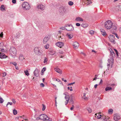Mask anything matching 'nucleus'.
<instances>
[{
	"label": "nucleus",
	"mask_w": 121,
	"mask_h": 121,
	"mask_svg": "<svg viewBox=\"0 0 121 121\" xmlns=\"http://www.w3.org/2000/svg\"><path fill=\"white\" fill-rule=\"evenodd\" d=\"M4 101V100L2 98L0 97V103H2Z\"/></svg>",
	"instance_id": "72a5a7b5"
},
{
	"label": "nucleus",
	"mask_w": 121,
	"mask_h": 121,
	"mask_svg": "<svg viewBox=\"0 0 121 121\" xmlns=\"http://www.w3.org/2000/svg\"><path fill=\"white\" fill-rule=\"evenodd\" d=\"M6 56L5 54L1 52L0 53V58H5L6 57Z\"/></svg>",
	"instance_id": "f3484780"
},
{
	"label": "nucleus",
	"mask_w": 121,
	"mask_h": 121,
	"mask_svg": "<svg viewBox=\"0 0 121 121\" xmlns=\"http://www.w3.org/2000/svg\"><path fill=\"white\" fill-rule=\"evenodd\" d=\"M103 117V120H104L105 121H107V119L106 120V118L105 116L104 117Z\"/></svg>",
	"instance_id": "13d9d810"
},
{
	"label": "nucleus",
	"mask_w": 121,
	"mask_h": 121,
	"mask_svg": "<svg viewBox=\"0 0 121 121\" xmlns=\"http://www.w3.org/2000/svg\"><path fill=\"white\" fill-rule=\"evenodd\" d=\"M87 109L89 112L90 113L91 112H92V110L91 108H89L88 107L87 108Z\"/></svg>",
	"instance_id": "2f4dec72"
},
{
	"label": "nucleus",
	"mask_w": 121,
	"mask_h": 121,
	"mask_svg": "<svg viewBox=\"0 0 121 121\" xmlns=\"http://www.w3.org/2000/svg\"><path fill=\"white\" fill-rule=\"evenodd\" d=\"M76 26H80V23H77L76 24Z\"/></svg>",
	"instance_id": "864d4df0"
},
{
	"label": "nucleus",
	"mask_w": 121,
	"mask_h": 121,
	"mask_svg": "<svg viewBox=\"0 0 121 121\" xmlns=\"http://www.w3.org/2000/svg\"><path fill=\"white\" fill-rule=\"evenodd\" d=\"M55 53V51H54L51 50L49 52V54L51 55H54Z\"/></svg>",
	"instance_id": "393cba45"
},
{
	"label": "nucleus",
	"mask_w": 121,
	"mask_h": 121,
	"mask_svg": "<svg viewBox=\"0 0 121 121\" xmlns=\"http://www.w3.org/2000/svg\"><path fill=\"white\" fill-rule=\"evenodd\" d=\"M39 71L38 69H36L34 72L35 75L36 77L38 76L39 75Z\"/></svg>",
	"instance_id": "ddd939ff"
},
{
	"label": "nucleus",
	"mask_w": 121,
	"mask_h": 121,
	"mask_svg": "<svg viewBox=\"0 0 121 121\" xmlns=\"http://www.w3.org/2000/svg\"><path fill=\"white\" fill-rule=\"evenodd\" d=\"M115 9L117 11H121V5L117 6H116Z\"/></svg>",
	"instance_id": "6ab92c4d"
},
{
	"label": "nucleus",
	"mask_w": 121,
	"mask_h": 121,
	"mask_svg": "<svg viewBox=\"0 0 121 121\" xmlns=\"http://www.w3.org/2000/svg\"><path fill=\"white\" fill-rule=\"evenodd\" d=\"M12 101L14 104H15L16 102L15 99H12Z\"/></svg>",
	"instance_id": "37998d69"
},
{
	"label": "nucleus",
	"mask_w": 121,
	"mask_h": 121,
	"mask_svg": "<svg viewBox=\"0 0 121 121\" xmlns=\"http://www.w3.org/2000/svg\"><path fill=\"white\" fill-rule=\"evenodd\" d=\"M1 52H6L5 50H4V49H1Z\"/></svg>",
	"instance_id": "603ef678"
},
{
	"label": "nucleus",
	"mask_w": 121,
	"mask_h": 121,
	"mask_svg": "<svg viewBox=\"0 0 121 121\" xmlns=\"http://www.w3.org/2000/svg\"><path fill=\"white\" fill-rule=\"evenodd\" d=\"M39 119L44 121H52L51 119L49 118L46 115L44 114H42L39 115L38 117H37L36 118V120H38Z\"/></svg>",
	"instance_id": "f03ea898"
},
{
	"label": "nucleus",
	"mask_w": 121,
	"mask_h": 121,
	"mask_svg": "<svg viewBox=\"0 0 121 121\" xmlns=\"http://www.w3.org/2000/svg\"><path fill=\"white\" fill-rule=\"evenodd\" d=\"M59 53L61 54H63V52L61 51H59Z\"/></svg>",
	"instance_id": "052dcab7"
},
{
	"label": "nucleus",
	"mask_w": 121,
	"mask_h": 121,
	"mask_svg": "<svg viewBox=\"0 0 121 121\" xmlns=\"http://www.w3.org/2000/svg\"><path fill=\"white\" fill-rule=\"evenodd\" d=\"M113 34H114V35H115L116 37L118 38V39L119 38V37L118 36L117 34L116 33H113Z\"/></svg>",
	"instance_id": "09e8293b"
},
{
	"label": "nucleus",
	"mask_w": 121,
	"mask_h": 121,
	"mask_svg": "<svg viewBox=\"0 0 121 121\" xmlns=\"http://www.w3.org/2000/svg\"><path fill=\"white\" fill-rule=\"evenodd\" d=\"M100 31L102 32V34L103 36H105L106 35V33L105 32V30H104L103 29H100Z\"/></svg>",
	"instance_id": "412c9836"
},
{
	"label": "nucleus",
	"mask_w": 121,
	"mask_h": 121,
	"mask_svg": "<svg viewBox=\"0 0 121 121\" xmlns=\"http://www.w3.org/2000/svg\"><path fill=\"white\" fill-rule=\"evenodd\" d=\"M75 83V82H73V83H69V84H68V86H69V85H73V84H74Z\"/></svg>",
	"instance_id": "5fc2aeb1"
},
{
	"label": "nucleus",
	"mask_w": 121,
	"mask_h": 121,
	"mask_svg": "<svg viewBox=\"0 0 121 121\" xmlns=\"http://www.w3.org/2000/svg\"><path fill=\"white\" fill-rule=\"evenodd\" d=\"M109 38L110 41L112 43L114 44L115 43V38L114 35H111L109 36Z\"/></svg>",
	"instance_id": "6e6552de"
},
{
	"label": "nucleus",
	"mask_w": 121,
	"mask_h": 121,
	"mask_svg": "<svg viewBox=\"0 0 121 121\" xmlns=\"http://www.w3.org/2000/svg\"><path fill=\"white\" fill-rule=\"evenodd\" d=\"M4 7V5H2L0 7V9L1 11H5V7Z\"/></svg>",
	"instance_id": "bb28decb"
},
{
	"label": "nucleus",
	"mask_w": 121,
	"mask_h": 121,
	"mask_svg": "<svg viewBox=\"0 0 121 121\" xmlns=\"http://www.w3.org/2000/svg\"><path fill=\"white\" fill-rule=\"evenodd\" d=\"M114 51H115V52H116V54L117 55V56H118V52L117 50L115 49H114Z\"/></svg>",
	"instance_id": "58836bf2"
},
{
	"label": "nucleus",
	"mask_w": 121,
	"mask_h": 121,
	"mask_svg": "<svg viewBox=\"0 0 121 121\" xmlns=\"http://www.w3.org/2000/svg\"><path fill=\"white\" fill-rule=\"evenodd\" d=\"M9 104H10V105H12L13 104V103L12 102H8L6 105L7 107V105Z\"/></svg>",
	"instance_id": "49530a36"
},
{
	"label": "nucleus",
	"mask_w": 121,
	"mask_h": 121,
	"mask_svg": "<svg viewBox=\"0 0 121 121\" xmlns=\"http://www.w3.org/2000/svg\"><path fill=\"white\" fill-rule=\"evenodd\" d=\"M56 81H57L58 82H61V81H60V80L59 79H56Z\"/></svg>",
	"instance_id": "680f3d73"
},
{
	"label": "nucleus",
	"mask_w": 121,
	"mask_h": 121,
	"mask_svg": "<svg viewBox=\"0 0 121 121\" xmlns=\"http://www.w3.org/2000/svg\"><path fill=\"white\" fill-rule=\"evenodd\" d=\"M34 50L35 53L38 55H41L42 54V51L39 49V48L37 47L35 48Z\"/></svg>",
	"instance_id": "39448f33"
},
{
	"label": "nucleus",
	"mask_w": 121,
	"mask_h": 121,
	"mask_svg": "<svg viewBox=\"0 0 121 121\" xmlns=\"http://www.w3.org/2000/svg\"><path fill=\"white\" fill-rule=\"evenodd\" d=\"M11 64H12L14 65L15 66H16L17 65V64L15 62H12L10 63Z\"/></svg>",
	"instance_id": "a19ab883"
},
{
	"label": "nucleus",
	"mask_w": 121,
	"mask_h": 121,
	"mask_svg": "<svg viewBox=\"0 0 121 121\" xmlns=\"http://www.w3.org/2000/svg\"><path fill=\"white\" fill-rule=\"evenodd\" d=\"M23 8L26 10H29L30 8V6L29 3L26 2H24L22 5Z\"/></svg>",
	"instance_id": "20e7f679"
},
{
	"label": "nucleus",
	"mask_w": 121,
	"mask_h": 121,
	"mask_svg": "<svg viewBox=\"0 0 121 121\" xmlns=\"http://www.w3.org/2000/svg\"><path fill=\"white\" fill-rule=\"evenodd\" d=\"M38 7L39 9H40L42 10H44L45 9L44 6L42 4L39 5Z\"/></svg>",
	"instance_id": "dca6fc26"
},
{
	"label": "nucleus",
	"mask_w": 121,
	"mask_h": 121,
	"mask_svg": "<svg viewBox=\"0 0 121 121\" xmlns=\"http://www.w3.org/2000/svg\"><path fill=\"white\" fill-rule=\"evenodd\" d=\"M113 23L110 20L104 23V26L107 29H109L112 28Z\"/></svg>",
	"instance_id": "7ed1b4c3"
},
{
	"label": "nucleus",
	"mask_w": 121,
	"mask_h": 121,
	"mask_svg": "<svg viewBox=\"0 0 121 121\" xmlns=\"http://www.w3.org/2000/svg\"><path fill=\"white\" fill-rule=\"evenodd\" d=\"M56 45L59 47L61 48L64 46V44L63 43L60 42L56 43Z\"/></svg>",
	"instance_id": "9d476101"
},
{
	"label": "nucleus",
	"mask_w": 121,
	"mask_h": 121,
	"mask_svg": "<svg viewBox=\"0 0 121 121\" xmlns=\"http://www.w3.org/2000/svg\"><path fill=\"white\" fill-rule=\"evenodd\" d=\"M9 51L11 54L15 55L16 54L17 51L16 48L14 47H11L9 50Z\"/></svg>",
	"instance_id": "0eeeda50"
},
{
	"label": "nucleus",
	"mask_w": 121,
	"mask_h": 121,
	"mask_svg": "<svg viewBox=\"0 0 121 121\" xmlns=\"http://www.w3.org/2000/svg\"><path fill=\"white\" fill-rule=\"evenodd\" d=\"M112 89V88L111 87L109 86H107L105 88V90L106 91H107L108 90H111Z\"/></svg>",
	"instance_id": "cd10ccee"
},
{
	"label": "nucleus",
	"mask_w": 121,
	"mask_h": 121,
	"mask_svg": "<svg viewBox=\"0 0 121 121\" xmlns=\"http://www.w3.org/2000/svg\"><path fill=\"white\" fill-rule=\"evenodd\" d=\"M121 117L119 114L116 113L114 115V119L115 121H117L120 120Z\"/></svg>",
	"instance_id": "1a4fd4ad"
},
{
	"label": "nucleus",
	"mask_w": 121,
	"mask_h": 121,
	"mask_svg": "<svg viewBox=\"0 0 121 121\" xmlns=\"http://www.w3.org/2000/svg\"><path fill=\"white\" fill-rule=\"evenodd\" d=\"M69 101H70V102L71 103L73 104V100L72 99H69Z\"/></svg>",
	"instance_id": "c03bdc74"
},
{
	"label": "nucleus",
	"mask_w": 121,
	"mask_h": 121,
	"mask_svg": "<svg viewBox=\"0 0 121 121\" xmlns=\"http://www.w3.org/2000/svg\"><path fill=\"white\" fill-rule=\"evenodd\" d=\"M73 35V33L72 32H69L66 34V36L70 39L72 38Z\"/></svg>",
	"instance_id": "9b49d317"
},
{
	"label": "nucleus",
	"mask_w": 121,
	"mask_h": 121,
	"mask_svg": "<svg viewBox=\"0 0 121 121\" xmlns=\"http://www.w3.org/2000/svg\"><path fill=\"white\" fill-rule=\"evenodd\" d=\"M95 115L96 116H97V119H99L101 118V114H99L98 113H96L95 114Z\"/></svg>",
	"instance_id": "b1692460"
},
{
	"label": "nucleus",
	"mask_w": 121,
	"mask_h": 121,
	"mask_svg": "<svg viewBox=\"0 0 121 121\" xmlns=\"http://www.w3.org/2000/svg\"><path fill=\"white\" fill-rule=\"evenodd\" d=\"M6 73L5 72H4L3 73V77L5 76L6 75Z\"/></svg>",
	"instance_id": "bf43d9fd"
},
{
	"label": "nucleus",
	"mask_w": 121,
	"mask_h": 121,
	"mask_svg": "<svg viewBox=\"0 0 121 121\" xmlns=\"http://www.w3.org/2000/svg\"><path fill=\"white\" fill-rule=\"evenodd\" d=\"M65 99H66V103L65 104L66 105L68 103L69 101V97L68 95H67V96H65Z\"/></svg>",
	"instance_id": "aec40b11"
},
{
	"label": "nucleus",
	"mask_w": 121,
	"mask_h": 121,
	"mask_svg": "<svg viewBox=\"0 0 121 121\" xmlns=\"http://www.w3.org/2000/svg\"><path fill=\"white\" fill-rule=\"evenodd\" d=\"M23 119L24 120H25L26 121H29L27 119H25L24 118Z\"/></svg>",
	"instance_id": "774afa93"
},
{
	"label": "nucleus",
	"mask_w": 121,
	"mask_h": 121,
	"mask_svg": "<svg viewBox=\"0 0 121 121\" xmlns=\"http://www.w3.org/2000/svg\"><path fill=\"white\" fill-rule=\"evenodd\" d=\"M13 113L14 115H16L17 113V111L16 110L14 109L13 111Z\"/></svg>",
	"instance_id": "7c9ffc66"
},
{
	"label": "nucleus",
	"mask_w": 121,
	"mask_h": 121,
	"mask_svg": "<svg viewBox=\"0 0 121 121\" xmlns=\"http://www.w3.org/2000/svg\"><path fill=\"white\" fill-rule=\"evenodd\" d=\"M65 27H66V30L68 31H71L74 30V28L71 24H66L65 26Z\"/></svg>",
	"instance_id": "423d86ee"
},
{
	"label": "nucleus",
	"mask_w": 121,
	"mask_h": 121,
	"mask_svg": "<svg viewBox=\"0 0 121 121\" xmlns=\"http://www.w3.org/2000/svg\"><path fill=\"white\" fill-rule=\"evenodd\" d=\"M24 73L26 75L28 76L29 75V73L28 72V71L27 70H26L24 71Z\"/></svg>",
	"instance_id": "c756f323"
},
{
	"label": "nucleus",
	"mask_w": 121,
	"mask_h": 121,
	"mask_svg": "<svg viewBox=\"0 0 121 121\" xmlns=\"http://www.w3.org/2000/svg\"><path fill=\"white\" fill-rule=\"evenodd\" d=\"M98 86V85L97 84H95L94 86V87L95 88H96Z\"/></svg>",
	"instance_id": "e2e57ef3"
},
{
	"label": "nucleus",
	"mask_w": 121,
	"mask_h": 121,
	"mask_svg": "<svg viewBox=\"0 0 121 121\" xmlns=\"http://www.w3.org/2000/svg\"><path fill=\"white\" fill-rule=\"evenodd\" d=\"M55 70L56 72L59 73L60 74H61L62 73V71L58 67H57L55 68L54 69Z\"/></svg>",
	"instance_id": "2eb2a0df"
},
{
	"label": "nucleus",
	"mask_w": 121,
	"mask_h": 121,
	"mask_svg": "<svg viewBox=\"0 0 121 121\" xmlns=\"http://www.w3.org/2000/svg\"><path fill=\"white\" fill-rule=\"evenodd\" d=\"M66 28H65V26L64 27H60V29L62 30H66Z\"/></svg>",
	"instance_id": "8fccbe9b"
},
{
	"label": "nucleus",
	"mask_w": 121,
	"mask_h": 121,
	"mask_svg": "<svg viewBox=\"0 0 121 121\" xmlns=\"http://www.w3.org/2000/svg\"><path fill=\"white\" fill-rule=\"evenodd\" d=\"M86 94H85V93H83V97H86Z\"/></svg>",
	"instance_id": "338daca9"
},
{
	"label": "nucleus",
	"mask_w": 121,
	"mask_h": 121,
	"mask_svg": "<svg viewBox=\"0 0 121 121\" xmlns=\"http://www.w3.org/2000/svg\"><path fill=\"white\" fill-rule=\"evenodd\" d=\"M24 59L25 58L22 54H21L20 55L19 57V60H22Z\"/></svg>",
	"instance_id": "5701e85b"
},
{
	"label": "nucleus",
	"mask_w": 121,
	"mask_h": 121,
	"mask_svg": "<svg viewBox=\"0 0 121 121\" xmlns=\"http://www.w3.org/2000/svg\"><path fill=\"white\" fill-rule=\"evenodd\" d=\"M109 50L110 52V58L109 59H108V62L107 64V66L108 67H109V66L110 61L111 63V66L112 67L114 62L113 57L115 56V54L112 49L111 48Z\"/></svg>",
	"instance_id": "f257e3e1"
},
{
	"label": "nucleus",
	"mask_w": 121,
	"mask_h": 121,
	"mask_svg": "<svg viewBox=\"0 0 121 121\" xmlns=\"http://www.w3.org/2000/svg\"><path fill=\"white\" fill-rule=\"evenodd\" d=\"M112 29L113 31H115L117 29V26L115 25H113V26L112 25Z\"/></svg>",
	"instance_id": "c85d7f7f"
},
{
	"label": "nucleus",
	"mask_w": 121,
	"mask_h": 121,
	"mask_svg": "<svg viewBox=\"0 0 121 121\" xmlns=\"http://www.w3.org/2000/svg\"><path fill=\"white\" fill-rule=\"evenodd\" d=\"M88 26V24L86 23L82 24L81 25V26L84 28L87 27Z\"/></svg>",
	"instance_id": "a878e982"
},
{
	"label": "nucleus",
	"mask_w": 121,
	"mask_h": 121,
	"mask_svg": "<svg viewBox=\"0 0 121 121\" xmlns=\"http://www.w3.org/2000/svg\"><path fill=\"white\" fill-rule=\"evenodd\" d=\"M40 85L42 87H43L44 86V84L43 83H41Z\"/></svg>",
	"instance_id": "6e6d98bb"
},
{
	"label": "nucleus",
	"mask_w": 121,
	"mask_h": 121,
	"mask_svg": "<svg viewBox=\"0 0 121 121\" xmlns=\"http://www.w3.org/2000/svg\"><path fill=\"white\" fill-rule=\"evenodd\" d=\"M59 12L62 14L64 13L65 12L64 8L63 7H60V8Z\"/></svg>",
	"instance_id": "a211bd4d"
},
{
	"label": "nucleus",
	"mask_w": 121,
	"mask_h": 121,
	"mask_svg": "<svg viewBox=\"0 0 121 121\" xmlns=\"http://www.w3.org/2000/svg\"><path fill=\"white\" fill-rule=\"evenodd\" d=\"M98 76L97 75H95V78L93 79V80H95L97 78V77Z\"/></svg>",
	"instance_id": "79ce46f5"
},
{
	"label": "nucleus",
	"mask_w": 121,
	"mask_h": 121,
	"mask_svg": "<svg viewBox=\"0 0 121 121\" xmlns=\"http://www.w3.org/2000/svg\"><path fill=\"white\" fill-rule=\"evenodd\" d=\"M113 110L112 109H109L108 111V113L109 114L110 113V112H111V113H112L113 112Z\"/></svg>",
	"instance_id": "473e14b6"
},
{
	"label": "nucleus",
	"mask_w": 121,
	"mask_h": 121,
	"mask_svg": "<svg viewBox=\"0 0 121 121\" xmlns=\"http://www.w3.org/2000/svg\"><path fill=\"white\" fill-rule=\"evenodd\" d=\"M102 82H103V81H102V80L101 79V80H100V82L99 84H101L102 83Z\"/></svg>",
	"instance_id": "0e129e2a"
},
{
	"label": "nucleus",
	"mask_w": 121,
	"mask_h": 121,
	"mask_svg": "<svg viewBox=\"0 0 121 121\" xmlns=\"http://www.w3.org/2000/svg\"><path fill=\"white\" fill-rule=\"evenodd\" d=\"M3 35V34L2 32L0 33V38L1 37H2Z\"/></svg>",
	"instance_id": "de8ad7c7"
},
{
	"label": "nucleus",
	"mask_w": 121,
	"mask_h": 121,
	"mask_svg": "<svg viewBox=\"0 0 121 121\" xmlns=\"http://www.w3.org/2000/svg\"><path fill=\"white\" fill-rule=\"evenodd\" d=\"M49 45L48 44H46L45 46V48L46 49H48L49 48Z\"/></svg>",
	"instance_id": "ea45409f"
},
{
	"label": "nucleus",
	"mask_w": 121,
	"mask_h": 121,
	"mask_svg": "<svg viewBox=\"0 0 121 121\" xmlns=\"http://www.w3.org/2000/svg\"><path fill=\"white\" fill-rule=\"evenodd\" d=\"M73 3L71 1H69L68 2V4L70 6L73 5Z\"/></svg>",
	"instance_id": "f704fd0d"
},
{
	"label": "nucleus",
	"mask_w": 121,
	"mask_h": 121,
	"mask_svg": "<svg viewBox=\"0 0 121 121\" xmlns=\"http://www.w3.org/2000/svg\"><path fill=\"white\" fill-rule=\"evenodd\" d=\"M16 0H12V2L13 4H15L16 3Z\"/></svg>",
	"instance_id": "4d7b16f0"
},
{
	"label": "nucleus",
	"mask_w": 121,
	"mask_h": 121,
	"mask_svg": "<svg viewBox=\"0 0 121 121\" xmlns=\"http://www.w3.org/2000/svg\"><path fill=\"white\" fill-rule=\"evenodd\" d=\"M42 106H43V107L42 108V110L43 111H44L46 107L43 104H42Z\"/></svg>",
	"instance_id": "e433bc0d"
},
{
	"label": "nucleus",
	"mask_w": 121,
	"mask_h": 121,
	"mask_svg": "<svg viewBox=\"0 0 121 121\" xmlns=\"http://www.w3.org/2000/svg\"><path fill=\"white\" fill-rule=\"evenodd\" d=\"M74 107V106L73 105H72V107H71L70 108V110H73V109Z\"/></svg>",
	"instance_id": "3c124183"
},
{
	"label": "nucleus",
	"mask_w": 121,
	"mask_h": 121,
	"mask_svg": "<svg viewBox=\"0 0 121 121\" xmlns=\"http://www.w3.org/2000/svg\"><path fill=\"white\" fill-rule=\"evenodd\" d=\"M75 21H83V19L79 17H77L76 18L75 20Z\"/></svg>",
	"instance_id": "4be33fe9"
},
{
	"label": "nucleus",
	"mask_w": 121,
	"mask_h": 121,
	"mask_svg": "<svg viewBox=\"0 0 121 121\" xmlns=\"http://www.w3.org/2000/svg\"><path fill=\"white\" fill-rule=\"evenodd\" d=\"M49 38L48 36H46L43 39V43L44 44H46L49 39Z\"/></svg>",
	"instance_id": "4468645a"
},
{
	"label": "nucleus",
	"mask_w": 121,
	"mask_h": 121,
	"mask_svg": "<svg viewBox=\"0 0 121 121\" xmlns=\"http://www.w3.org/2000/svg\"><path fill=\"white\" fill-rule=\"evenodd\" d=\"M48 61V59L46 57H44V61H43V62L44 63H46Z\"/></svg>",
	"instance_id": "c9c22d12"
},
{
	"label": "nucleus",
	"mask_w": 121,
	"mask_h": 121,
	"mask_svg": "<svg viewBox=\"0 0 121 121\" xmlns=\"http://www.w3.org/2000/svg\"><path fill=\"white\" fill-rule=\"evenodd\" d=\"M83 98L84 99L86 100H87L88 99L86 97H83Z\"/></svg>",
	"instance_id": "69168bd1"
},
{
	"label": "nucleus",
	"mask_w": 121,
	"mask_h": 121,
	"mask_svg": "<svg viewBox=\"0 0 121 121\" xmlns=\"http://www.w3.org/2000/svg\"><path fill=\"white\" fill-rule=\"evenodd\" d=\"M94 33V31L93 30H91L89 32V33L91 35H93Z\"/></svg>",
	"instance_id": "4c0bfd02"
},
{
	"label": "nucleus",
	"mask_w": 121,
	"mask_h": 121,
	"mask_svg": "<svg viewBox=\"0 0 121 121\" xmlns=\"http://www.w3.org/2000/svg\"><path fill=\"white\" fill-rule=\"evenodd\" d=\"M79 46V44L77 42H75L73 43V46L74 48H78Z\"/></svg>",
	"instance_id": "f8f14e48"
},
{
	"label": "nucleus",
	"mask_w": 121,
	"mask_h": 121,
	"mask_svg": "<svg viewBox=\"0 0 121 121\" xmlns=\"http://www.w3.org/2000/svg\"><path fill=\"white\" fill-rule=\"evenodd\" d=\"M46 68L45 67H44L42 69V72H43H43L45 70H46Z\"/></svg>",
	"instance_id": "a18cd8bd"
}]
</instances>
